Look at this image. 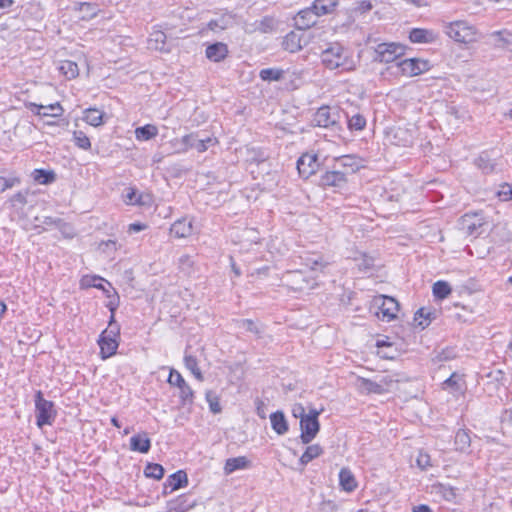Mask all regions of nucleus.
Wrapping results in <instances>:
<instances>
[{
	"instance_id": "f257e3e1",
	"label": "nucleus",
	"mask_w": 512,
	"mask_h": 512,
	"mask_svg": "<svg viewBox=\"0 0 512 512\" xmlns=\"http://www.w3.org/2000/svg\"><path fill=\"white\" fill-rule=\"evenodd\" d=\"M304 269L290 273L291 282L295 289L303 290L306 288H314L316 283V274L323 272L327 263L323 257L317 254L307 256L304 259Z\"/></svg>"
},
{
	"instance_id": "f03ea898",
	"label": "nucleus",
	"mask_w": 512,
	"mask_h": 512,
	"mask_svg": "<svg viewBox=\"0 0 512 512\" xmlns=\"http://www.w3.org/2000/svg\"><path fill=\"white\" fill-rule=\"evenodd\" d=\"M321 62L329 70L341 69L342 71H354L357 61L352 53L339 44H333L321 53Z\"/></svg>"
},
{
	"instance_id": "7ed1b4c3",
	"label": "nucleus",
	"mask_w": 512,
	"mask_h": 512,
	"mask_svg": "<svg viewBox=\"0 0 512 512\" xmlns=\"http://www.w3.org/2000/svg\"><path fill=\"white\" fill-rule=\"evenodd\" d=\"M444 33L460 44H472L478 40V30L465 20H456L444 25Z\"/></svg>"
},
{
	"instance_id": "20e7f679",
	"label": "nucleus",
	"mask_w": 512,
	"mask_h": 512,
	"mask_svg": "<svg viewBox=\"0 0 512 512\" xmlns=\"http://www.w3.org/2000/svg\"><path fill=\"white\" fill-rule=\"evenodd\" d=\"M398 379L394 375H384L376 380H370L364 377H357L355 386L362 394H384L392 391Z\"/></svg>"
},
{
	"instance_id": "39448f33",
	"label": "nucleus",
	"mask_w": 512,
	"mask_h": 512,
	"mask_svg": "<svg viewBox=\"0 0 512 512\" xmlns=\"http://www.w3.org/2000/svg\"><path fill=\"white\" fill-rule=\"evenodd\" d=\"M430 68V62L427 59L401 58L397 65H393L388 69L393 70L392 73L396 76L414 77L429 71Z\"/></svg>"
},
{
	"instance_id": "423d86ee",
	"label": "nucleus",
	"mask_w": 512,
	"mask_h": 512,
	"mask_svg": "<svg viewBox=\"0 0 512 512\" xmlns=\"http://www.w3.org/2000/svg\"><path fill=\"white\" fill-rule=\"evenodd\" d=\"M405 52L406 48L402 44L395 42L380 43L374 48L373 59L380 63H394V65H397Z\"/></svg>"
},
{
	"instance_id": "0eeeda50",
	"label": "nucleus",
	"mask_w": 512,
	"mask_h": 512,
	"mask_svg": "<svg viewBox=\"0 0 512 512\" xmlns=\"http://www.w3.org/2000/svg\"><path fill=\"white\" fill-rule=\"evenodd\" d=\"M35 408L37 426L42 428L45 425H52L56 418V410L51 401L43 398L41 391L36 393Z\"/></svg>"
},
{
	"instance_id": "6e6552de",
	"label": "nucleus",
	"mask_w": 512,
	"mask_h": 512,
	"mask_svg": "<svg viewBox=\"0 0 512 512\" xmlns=\"http://www.w3.org/2000/svg\"><path fill=\"white\" fill-rule=\"evenodd\" d=\"M319 415L320 411L311 408L307 417L300 421V439L303 444H309L317 436L320 430Z\"/></svg>"
},
{
	"instance_id": "1a4fd4ad",
	"label": "nucleus",
	"mask_w": 512,
	"mask_h": 512,
	"mask_svg": "<svg viewBox=\"0 0 512 512\" xmlns=\"http://www.w3.org/2000/svg\"><path fill=\"white\" fill-rule=\"evenodd\" d=\"M119 329L117 327L106 329L100 335L98 344L100 346V355L102 359H107L113 356L119 346L118 342Z\"/></svg>"
},
{
	"instance_id": "9d476101",
	"label": "nucleus",
	"mask_w": 512,
	"mask_h": 512,
	"mask_svg": "<svg viewBox=\"0 0 512 512\" xmlns=\"http://www.w3.org/2000/svg\"><path fill=\"white\" fill-rule=\"evenodd\" d=\"M374 305L378 307L376 316L383 321L390 322L394 320L399 312V304L392 297L377 296L374 298Z\"/></svg>"
},
{
	"instance_id": "9b49d317",
	"label": "nucleus",
	"mask_w": 512,
	"mask_h": 512,
	"mask_svg": "<svg viewBox=\"0 0 512 512\" xmlns=\"http://www.w3.org/2000/svg\"><path fill=\"white\" fill-rule=\"evenodd\" d=\"M416 129L414 127L395 126L387 131L388 140L397 146H410L414 142Z\"/></svg>"
},
{
	"instance_id": "f8f14e48",
	"label": "nucleus",
	"mask_w": 512,
	"mask_h": 512,
	"mask_svg": "<svg viewBox=\"0 0 512 512\" xmlns=\"http://www.w3.org/2000/svg\"><path fill=\"white\" fill-rule=\"evenodd\" d=\"M310 39L309 33L298 28V30L291 31L284 37L282 45L286 51L295 53L307 45Z\"/></svg>"
},
{
	"instance_id": "ddd939ff",
	"label": "nucleus",
	"mask_w": 512,
	"mask_h": 512,
	"mask_svg": "<svg viewBox=\"0 0 512 512\" xmlns=\"http://www.w3.org/2000/svg\"><path fill=\"white\" fill-rule=\"evenodd\" d=\"M461 228L468 234L476 236L482 233L487 221L482 213H467L461 218Z\"/></svg>"
},
{
	"instance_id": "4468645a",
	"label": "nucleus",
	"mask_w": 512,
	"mask_h": 512,
	"mask_svg": "<svg viewBox=\"0 0 512 512\" xmlns=\"http://www.w3.org/2000/svg\"><path fill=\"white\" fill-rule=\"evenodd\" d=\"M168 383L179 389V397L185 403H192L194 393L182 375L175 369H170Z\"/></svg>"
},
{
	"instance_id": "2eb2a0df",
	"label": "nucleus",
	"mask_w": 512,
	"mask_h": 512,
	"mask_svg": "<svg viewBox=\"0 0 512 512\" xmlns=\"http://www.w3.org/2000/svg\"><path fill=\"white\" fill-rule=\"evenodd\" d=\"M340 114L336 107L322 106L314 115V122L320 127L334 126L339 122Z\"/></svg>"
},
{
	"instance_id": "dca6fc26",
	"label": "nucleus",
	"mask_w": 512,
	"mask_h": 512,
	"mask_svg": "<svg viewBox=\"0 0 512 512\" xmlns=\"http://www.w3.org/2000/svg\"><path fill=\"white\" fill-rule=\"evenodd\" d=\"M320 167L318 156L315 153H304L297 161V169L303 178H309Z\"/></svg>"
},
{
	"instance_id": "f3484780",
	"label": "nucleus",
	"mask_w": 512,
	"mask_h": 512,
	"mask_svg": "<svg viewBox=\"0 0 512 512\" xmlns=\"http://www.w3.org/2000/svg\"><path fill=\"white\" fill-rule=\"evenodd\" d=\"M24 105L28 110L40 117H61L64 113V109L59 102L49 105L25 102Z\"/></svg>"
},
{
	"instance_id": "a211bd4d",
	"label": "nucleus",
	"mask_w": 512,
	"mask_h": 512,
	"mask_svg": "<svg viewBox=\"0 0 512 512\" xmlns=\"http://www.w3.org/2000/svg\"><path fill=\"white\" fill-rule=\"evenodd\" d=\"M170 233L176 238H187L194 233V220L190 217H182L176 220L170 228Z\"/></svg>"
},
{
	"instance_id": "6ab92c4d",
	"label": "nucleus",
	"mask_w": 512,
	"mask_h": 512,
	"mask_svg": "<svg viewBox=\"0 0 512 512\" xmlns=\"http://www.w3.org/2000/svg\"><path fill=\"white\" fill-rule=\"evenodd\" d=\"M439 34L432 29L414 28L409 32V40L417 44H429L438 40Z\"/></svg>"
},
{
	"instance_id": "aec40b11",
	"label": "nucleus",
	"mask_w": 512,
	"mask_h": 512,
	"mask_svg": "<svg viewBox=\"0 0 512 512\" xmlns=\"http://www.w3.org/2000/svg\"><path fill=\"white\" fill-rule=\"evenodd\" d=\"M188 485V477L186 472L183 470H179L173 474H171L164 484V493H167V489L169 492H174L180 488L186 487Z\"/></svg>"
},
{
	"instance_id": "412c9836",
	"label": "nucleus",
	"mask_w": 512,
	"mask_h": 512,
	"mask_svg": "<svg viewBox=\"0 0 512 512\" xmlns=\"http://www.w3.org/2000/svg\"><path fill=\"white\" fill-rule=\"evenodd\" d=\"M151 447V440L147 432H140L130 438V449L134 452L146 454Z\"/></svg>"
},
{
	"instance_id": "4be33fe9",
	"label": "nucleus",
	"mask_w": 512,
	"mask_h": 512,
	"mask_svg": "<svg viewBox=\"0 0 512 512\" xmlns=\"http://www.w3.org/2000/svg\"><path fill=\"white\" fill-rule=\"evenodd\" d=\"M251 467V461L246 456L229 458L225 461L223 471L225 475H230L238 470H246Z\"/></svg>"
},
{
	"instance_id": "5701e85b",
	"label": "nucleus",
	"mask_w": 512,
	"mask_h": 512,
	"mask_svg": "<svg viewBox=\"0 0 512 512\" xmlns=\"http://www.w3.org/2000/svg\"><path fill=\"white\" fill-rule=\"evenodd\" d=\"M347 182L346 176L340 171H327L321 176V185L342 188Z\"/></svg>"
},
{
	"instance_id": "b1692460",
	"label": "nucleus",
	"mask_w": 512,
	"mask_h": 512,
	"mask_svg": "<svg viewBox=\"0 0 512 512\" xmlns=\"http://www.w3.org/2000/svg\"><path fill=\"white\" fill-rule=\"evenodd\" d=\"M442 388L451 394H461L465 390V381L462 375L453 373L443 382Z\"/></svg>"
},
{
	"instance_id": "393cba45",
	"label": "nucleus",
	"mask_w": 512,
	"mask_h": 512,
	"mask_svg": "<svg viewBox=\"0 0 512 512\" xmlns=\"http://www.w3.org/2000/svg\"><path fill=\"white\" fill-rule=\"evenodd\" d=\"M148 48L155 51L167 52L166 47V35L163 31L155 29L153 30L147 41Z\"/></svg>"
},
{
	"instance_id": "a878e982",
	"label": "nucleus",
	"mask_w": 512,
	"mask_h": 512,
	"mask_svg": "<svg viewBox=\"0 0 512 512\" xmlns=\"http://www.w3.org/2000/svg\"><path fill=\"white\" fill-rule=\"evenodd\" d=\"M339 485L345 492H353L358 483L352 471L346 467L342 468L339 472Z\"/></svg>"
},
{
	"instance_id": "bb28decb",
	"label": "nucleus",
	"mask_w": 512,
	"mask_h": 512,
	"mask_svg": "<svg viewBox=\"0 0 512 512\" xmlns=\"http://www.w3.org/2000/svg\"><path fill=\"white\" fill-rule=\"evenodd\" d=\"M435 318V311L430 308H420L414 315L413 324L415 327L425 329Z\"/></svg>"
},
{
	"instance_id": "cd10ccee",
	"label": "nucleus",
	"mask_w": 512,
	"mask_h": 512,
	"mask_svg": "<svg viewBox=\"0 0 512 512\" xmlns=\"http://www.w3.org/2000/svg\"><path fill=\"white\" fill-rule=\"evenodd\" d=\"M316 18L317 16L313 8L311 7L300 11L295 18V23L299 29L305 31V29L309 28L310 26L316 23Z\"/></svg>"
},
{
	"instance_id": "c85d7f7f",
	"label": "nucleus",
	"mask_w": 512,
	"mask_h": 512,
	"mask_svg": "<svg viewBox=\"0 0 512 512\" xmlns=\"http://www.w3.org/2000/svg\"><path fill=\"white\" fill-rule=\"evenodd\" d=\"M227 54V45L221 42L211 44L206 48V57L213 62L222 61Z\"/></svg>"
},
{
	"instance_id": "c756f323",
	"label": "nucleus",
	"mask_w": 512,
	"mask_h": 512,
	"mask_svg": "<svg viewBox=\"0 0 512 512\" xmlns=\"http://www.w3.org/2000/svg\"><path fill=\"white\" fill-rule=\"evenodd\" d=\"M191 141H194V133L187 134L181 138H175L170 141L174 153L182 154L191 149Z\"/></svg>"
},
{
	"instance_id": "7c9ffc66",
	"label": "nucleus",
	"mask_w": 512,
	"mask_h": 512,
	"mask_svg": "<svg viewBox=\"0 0 512 512\" xmlns=\"http://www.w3.org/2000/svg\"><path fill=\"white\" fill-rule=\"evenodd\" d=\"M194 506L195 502H189L188 498L182 495L168 503L167 512H187Z\"/></svg>"
},
{
	"instance_id": "2f4dec72",
	"label": "nucleus",
	"mask_w": 512,
	"mask_h": 512,
	"mask_svg": "<svg viewBox=\"0 0 512 512\" xmlns=\"http://www.w3.org/2000/svg\"><path fill=\"white\" fill-rule=\"evenodd\" d=\"M233 24H234L233 16L229 15V14H225L216 19H212L208 23V28L215 33H219L221 31L231 27Z\"/></svg>"
},
{
	"instance_id": "473e14b6",
	"label": "nucleus",
	"mask_w": 512,
	"mask_h": 512,
	"mask_svg": "<svg viewBox=\"0 0 512 512\" xmlns=\"http://www.w3.org/2000/svg\"><path fill=\"white\" fill-rule=\"evenodd\" d=\"M104 112L97 108H88L83 112V120L93 127H99L103 125Z\"/></svg>"
},
{
	"instance_id": "72a5a7b5",
	"label": "nucleus",
	"mask_w": 512,
	"mask_h": 512,
	"mask_svg": "<svg viewBox=\"0 0 512 512\" xmlns=\"http://www.w3.org/2000/svg\"><path fill=\"white\" fill-rule=\"evenodd\" d=\"M272 429L279 435H283L288 431V423L284 414L280 411L270 415Z\"/></svg>"
},
{
	"instance_id": "f704fd0d",
	"label": "nucleus",
	"mask_w": 512,
	"mask_h": 512,
	"mask_svg": "<svg viewBox=\"0 0 512 512\" xmlns=\"http://www.w3.org/2000/svg\"><path fill=\"white\" fill-rule=\"evenodd\" d=\"M337 4L338 0H315L312 8L318 17L331 13Z\"/></svg>"
},
{
	"instance_id": "c9c22d12",
	"label": "nucleus",
	"mask_w": 512,
	"mask_h": 512,
	"mask_svg": "<svg viewBox=\"0 0 512 512\" xmlns=\"http://www.w3.org/2000/svg\"><path fill=\"white\" fill-rule=\"evenodd\" d=\"M135 138L138 141H148L155 138L158 135V128L153 124H146L142 127H138L134 131Z\"/></svg>"
},
{
	"instance_id": "e433bc0d",
	"label": "nucleus",
	"mask_w": 512,
	"mask_h": 512,
	"mask_svg": "<svg viewBox=\"0 0 512 512\" xmlns=\"http://www.w3.org/2000/svg\"><path fill=\"white\" fill-rule=\"evenodd\" d=\"M322 454L323 448L319 444L309 445L299 459L300 464L305 466L312 460L320 457Z\"/></svg>"
},
{
	"instance_id": "4c0bfd02",
	"label": "nucleus",
	"mask_w": 512,
	"mask_h": 512,
	"mask_svg": "<svg viewBox=\"0 0 512 512\" xmlns=\"http://www.w3.org/2000/svg\"><path fill=\"white\" fill-rule=\"evenodd\" d=\"M287 72L279 68H266L260 71V78L263 81H280L286 78Z\"/></svg>"
},
{
	"instance_id": "58836bf2",
	"label": "nucleus",
	"mask_w": 512,
	"mask_h": 512,
	"mask_svg": "<svg viewBox=\"0 0 512 512\" xmlns=\"http://www.w3.org/2000/svg\"><path fill=\"white\" fill-rule=\"evenodd\" d=\"M59 71L65 78L69 80L74 79L79 75L78 65L70 60L61 61L59 65Z\"/></svg>"
},
{
	"instance_id": "ea45409f",
	"label": "nucleus",
	"mask_w": 512,
	"mask_h": 512,
	"mask_svg": "<svg viewBox=\"0 0 512 512\" xmlns=\"http://www.w3.org/2000/svg\"><path fill=\"white\" fill-rule=\"evenodd\" d=\"M218 143L217 138L207 137L205 139H197L194 134V141H191V149H196L199 153L205 152L209 147L215 146Z\"/></svg>"
},
{
	"instance_id": "a19ab883",
	"label": "nucleus",
	"mask_w": 512,
	"mask_h": 512,
	"mask_svg": "<svg viewBox=\"0 0 512 512\" xmlns=\"http://www.w3.org/2000/svg\"><path fill=\"white\" fill-rule=\"evenodd\" d=\"M455 448L458 451H466L471 444V439L469 434L465 430H458L455 435Z\"/></svg>"
},
{
	"instance_id": "79ce46f5",
	"label": "nucleus",
	"mask_w": 512,
	"mask_h": 512,
	"mask_svg": "<svg viewBox=\"0 0 512 512\" xmlns=\"http://www.w3.org/2000/svg\"><path fill=\"white\" fill-rule=\"evenodd\" d=\"M32 178L35 182L46 185L55 180V174L52 171H46L43 169H35L32 172Z\"/></svg>"
},
{
	"instance_id": "37998d69",
	"label": "nucleus",
	"mask_w": 512,
	"mask_h": 512,
	"mask_svg": "<svg viewBox=\"0 0 512 512\" xmlns=\"http://www.w3.org/2000/svg\"><path fill=\"white\" fill-rule=\"evenodd\" d=\"M184 364H185V367L194 375V377L197 380L203 381L204 377H203V374H202L200 368L198 367V361H197L196 357H194L192 355H186L184 357Z\"/></svg>"
},
{
	"instance_id": "c03bdc74",
	"label": "nucleus",
	"mask_w": 512,
	"mask_h": 512,
	"mask_svg": "<svg viewBox=\"0 0 512 512\" xmlns=\"http://www.w3.org/2000/svg\"><path fill=\"white\" fill-rule=\"evenodd\" d=\"M103 282H105V280L101 277L94 275H85L80 280V286L81 288L95 287L98 289H104Z\"/></svg>"
},
{
	"instance_id": "a18cd8bd",
	"label": "nucleus",
	"mask_w": 512,
	"mask_h": 512,
	"mask_svg": "<svg viewBox=\"0 0 512 512\" xmlns=\"http://www.w3.org/2000/svg\"><path fill=\"white\" fill-rule=\"evenodd\" d=\"M432 291H433V295L436 298L442 300V299L447 298L450 295L452 289H451V286L447 282L437 281L436 283H434Z\"/></svg>"
},
{
	"instance_id": "49530a36",
	"label": "nucleus",
	"mask_w": 512,
	"mask_h": 512,
	"mask_svg": "<svg viewBox=\"0 0 512 512\" xmlns=\"http://www.w3.org/2000/svg\"><path fill=\"white\" fill-rule=\"evenodd\" d=\"M106 284L108 285V288L104 286V289L102 290L109 299L107 306L109 310L113 313L119 305V297L116 290L111 287L110 283L106 282Z\"/></svg>"
},
{
	"instance_id": "de8ad7c7",
	"label": "nucleus",
	"mask_w": 512,
	"mask_h": 512,
	"mask_svg": "<svg viewBox=\"0 0 512 512\" xmlns=\"http://www.w3.org/2000/svg\"><path fill=\"white\" fill-rule=\"evenodd\" d=\"M144 474L146 477L160 480L164 476V468L160 464L149 463L144 469Z\"/></svg>"
},
{
	"instance_id": "09e8293b",
	"label": "nucleus",
	"mask_w": 512,
	"mask_h": 512,
	"mask_svg": "<svg viewBox=\"0 0 512 512\" xmlns=\"http://www.w3.org/2000/svg\"><path fill=\"white\" fill-rule=\"evenodd\" d=\"M73 140L75 145L82 150H89L91 148L90 139L87 135L80 130H76L73 132Z\"/></svg>"
},
{
	"instance_id": "8fccbe9b",
	"label": "nucleus",
	"mask_w": 512,
	"mask_h": 512,
	"mask_svg": "<svg viewBox=\"0 0 512 512\" xmlns=\"http://www.w3.org/2000/svg\"><path fill=\"white\" fill-rule=\"evenodd\" d=\"M495 43L500 48H506L512 43V34L508 31H498L492 35Z\"/></svg>"
},
{
	"instance_id": "3c124183",
	"label": "nucleus",
	"mask_w": 512,
	"mask_h": 512,
	"mask_svg": "<svg viewBox=\"0 0 512 512\" xmlns=\"http://www.w3.org/2000/svg\"><path fill=\"white\" fill-rule=\"evenodd\" d=\"M365 126L366 119L360 114H355L348 120V128L352 131H361L365 128Z\"/></svg>"
},
{
	"instance_id": "603ef678",
	"label": "nucleus",
	"mask_w": 512,
	"mask_h": 512,
	"mask_svg": "<svg viewBox=\"0 0 512 512\" xmlns=\"http://www.w3.org/2000/svg\"><path fill=\"white\" fill-rule=\"evenodd\" d=\"M206 401L209 404L210 411L214 414H218L222 411L218 396L212 391L206 392Z\"/></svg>"
},
{
	"instance_id": "864d4df0",
	"label": "nucleus",
	"mask_w": 512,
	"mask_h": 512,
	"mask_svg": "<svg viewBox=\"0 0 512 512\" xmlns=\"http://www.w3.org/2000/svg\"><path fill=\"white\" fill-rule=\"evenodd\" d=\"M496 195L501 201L512 200V185L508 183L501 184L498 187Z\"/></svg>"
},
{
	"instance_id": "5fc2aeb1",
	"label": "nucleus",
	"mask_w": 512,
	"mask_h": 512,
	"mask_svg": "<svg viewBox=\"0 0 512 512\" xmlns=\"http://www.w3.org/2000/svg\"><path fill=\"white\" fill-rule=\"evenodd\" d=\"M416 463H417V466L422 470H426L432 466L431 458H430L429 454H427L423 451H420L418 453L417 458H416Z\"/></svg>"
},
{
	"instance_id": "6e6d98bb",
	"label": "nucleus",
	"mask_w": 512,
	"mask_h": 512,
	"mask_svg": "<svg viewBox=\"0 0 512 512\" xmlns=\"http://www.w3.org/2000/svg\"><path fill=\"white\" fill-rule=\"evenodd\" d=\"M19 183L20 180L17 177L5 178L0 176V192H4L5 190L12 188Z\"/></svg>"
},
{
	"instance_id": "4d7b16f0",
	"label": "nucleus",
	"mask_w": 512,
	"mask_h": 512,
	"mask_svg": "<svg viewBox=\"0 0 512 512\" xmlns=\"http://www.w3.org/2000/svg\"><path fill=\"white\" fill-rule=\"evenodd\" d=\"M138 194H139V192L135 188H133V187L127 188L125 190V194H124V202L127 205H136Z\"/></svg>"
},
{
	"instance_id": "13d9d810",
	"label": "nucleus",
	"mask_w": 512,
	"mask_h": 512,
	"mask_svg": "<svg viewBox=\"0 0 512 512\" xmlns=\"http://www.w3.org/2000/svg\"><path fill=\"white\" fill-rule=\"evenodd\" d=\"M77 8L81 12H84V15L82 16L83 19L91 18L96 15V10L90 3H79L77 4Z\"/></svg>"
},
{
	"instance_id": "bf43d9fd",
	"label": "nucleus",
	"mask_w": 512,
	"mask_h": 512,
	"mask_svg": "<svg viewBox=\"0 0 512 512\" xmlns=\"http://www.w3.org/2000/svg\"><path fill=\"white\" fill-rule=\"evenodd\" d=\"M291 413L293 417L300 419V421L307 417L306 410L304 406L300 403H296L293 405Z\"/></svg>"
},
{
	"instance_id": "052dcab7",
	"label": "nucleus",
	"mask_w": 512,
	"mask_h": 512,
	"mask_svg": "<svg viewBox=\"0 0 512 512\" xmlns=\"http://www.w3.org/2000/svg\"><path fill=\"white\" fill-rule=\"evenodd\" d=\"M152 203V197L148 193H139L137 196L136 205L144 206Z\"/></svg>"
},
{
	"instance_id": "680f3d73",
	"label": "nucleus",
	"mask_w": 512,
	"mask_h": 512,
	"mask_svg": "<svg viewBox=\"0 0 512 512\" xmlns=\"http://www.w3.org/2000/svg\"><path fill=\"white\" fill-rule=\"evenodd\" d=\"M373 259L372 257L363 255L362 262L358 264L359 268L362 270H368L373 266Z\"/></svg>"
},
{
	"instance_id": "e2e57ef3",
	"label": "nucleus",
	"mask_w": 512,
	"mask_h": 512,
	"mask_svg": "<svg viewBox=\"0 0 512 512\" xmlns=\"http://www.w3.org/2000/svg\"><path fill=\"white\" fill-rule=\"evenodd\" d=\"M147 226L145 224L141 223H132L128 226V232L129 233H138L142 230H145Z\"/></svg>"
},
{
	"instance_id": "0e129e2a",
	"label": "nucleus",
	"mask_w": 512,
	"mask_h": 512,
	"mask_svg": "<svg viewBox=\"0 0 512 512\" xmlns=\"http://www.w3.org/2000/svg\"><path fill=\"white\" fill-rule=\"evenodd\" d=\"M412 512H433L432 509L424 504L414 506Z\"/></svg>"
},
{
	"instance_id": "69168bd1",
	"label": "nucleus",
	"mask_w": 512,
	"mask_h": 512,
	"mask_svg": "<svg viewBox=\"0 0 512 512\" xmlns=\"http://www.w3.org/2000/svg\"><path fill=\"white\" fill-rule=\"evenodd\" d=\"M352 161L353 159L349 156H344L340 159V162H341V165L342 166H352Z\"/></svg>"
},
{
	"instance_id": "338daca9",
	"label": "nucleus",
	"mask_w": 512,
	"mask_h": 512,
	"mask_svg": "<svg viewBox=\"0 0 512 512\" xmlns=\"http://www.w3.org/2000/svg\"><path fill=\"white\" fill-rule=\"evenodd\" d=\"M13 0H0V8H8L12 6Z\"/></svg>"
},
{
	"instance_id": "774afa93",
	"label": "nucleus",
	"mask_w": 512,
	"mask_h": 512,
	"mask_svg": "<svg viewBox=\"0 0 512 512\" xmlns=\"http://www.w3.org/2000/svg\"><path fill=\"white\" fill-rule=\"evenodd\" d=\"M111 423H112L115 427H117V428H119V427H120V423H119V421H118V419H117L116 417H112V418H111Z\"/></svg>"
}]
</instances>
